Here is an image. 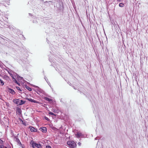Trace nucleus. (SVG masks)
<instances>
[{
    "instance_id": "9d476101",
    "label": "nucleus",
    "mask_w": 148,
    "mask_h": 148,
    "mask_svg": "<svg viewBox=\"0 0 148 148\" xmlns=\"http://www.w3.org/2000/svg\"><path fill=\"white\" fill-rule=\"evenodd\" d=\"M45 99L49 102H51L52 101V100L51 99L47 97H45Z\"/></svg>"
},
{
    "instance_id": "f3484780",
    "label": "nucleus",
    "mask_w": 148,
    "mask_h": 148,
    "mask_svg": "<svg viewBox=\"0 0 148 148\" xmlns=\"http://www.w3.org/2000/svg\"><path fill=\"white\" fill-rule=\"evenodd\" d=\"M45 119L47 121H49V119L47 117H45Z\"/></svg>"
},
{
    "instance_id": "39448f33",
    "label": "nucleus",
    "mask_w": 148,
    "mask_h": 148,
    "mask_svg": "<svg viewBox=\"0 0 148 148\" xmlns=\"http://www.w3.org/2000/svg\"><path fill=\"white\" fill-rule=\"evenodd\" d=\"M82 134L80 132H78L76 134V136L77 137H80L82 136Z\"/></svg>"
},
{
    "instance_id": "dca6fc26",
    "label": "nucleus",
    "mask_w": 148,
    "mask_h": 148,
    "mask_svg": "<svg viewBox=\"0 0 148 148\" xmlns=\"http://www.w3.org/2000/svg\"><path fill=\"white\" fill-rule=\"evenodd\" d=\"M46 148H51V147L49 145H48L46 146Z\"/></svg>"
},
{
    "instance_id": "412c9836",
    "label": "nucleus",
    "mask_w": 148,
    "mask_h": 148,
    "mask_svg": "<svg viewBox=\"0 0 148 148\" xmlns=\"http://www.w3.org/2000/svg\"><path fill=\"white\" fill-rule=\"evenodd\" d=\"M12 77L13 79H14V77H13V76H12Z\"/></svg>"
},
{
    "instance_id": "f257e3e1",
    "label": "nucleus",
    "mask_w": 148,
    "mask_h": 148,
    "mask_svg": "<svg viewBox=\"0 0 148 148\" xmlns=\"http://www.w3.org/2000/svg\"><path fill=\"white\" fill-rule=\"evenodd\" d=\"M13 102L18 105H20L24 104L25 101L22 100H19V99H14Z\"/></svg>"
},
{
    "instance_id": "f03ea898",
    "label": "nucleus",
    "mask_w": 148,
    "mask_h": 148,
    "mask_svg": "<svg viewBox=\"0 0 148 148\" xmlns=\"http://www.w3.org/2000/svg\"><path fill=\"white\" fill-rule=\"evenodd\" d=\"M67 144L71 148H74L76 147V144L74 141H68L67 142Z\"/></svg>"
},
{
    "instance_id": "20e7f679",
    "label": "nucleus",
    "mask_w": 148,
    "mask_h": 148,
    "mask_svg": "<svg viewBox=\"0 0 148 148\" xmlns=\"http://www.w3.org/2000/svg\"><path fill=\"white\" fill-rule=\"evenodd\" d=\"M16 112L18 114H21V109L19 108H17L16 109Z\"/></svg>"
},
{
    "instance_id": "a211bd4d",
    "label": "nucleus",
    "mask_w": 148,
    "mask_h": 148,
    "mask_svg": "<svg viewBox=\"0 0 148 148\" xmlns=\"http://www.w3.org/2000/svg\"><path fill=\"white\" fill-rule=\"evenodd\" d=\"M15 82H16V83L17 84H18V83L17 81L15 79Z\"/></svg>"
},
{
    "instance_id": "0eeeda50",
    "label": "nucleus",
    "mask_w": 148,
    "mask_h": 148,
    "mask_svg": "<svg viewBox=\"0 0 148 148\" xmlns=\"http://www.w3.org/2000/svg\"><path fill=\"white\" fill-rule=\"evenodd\" d=\"M9 91L12 94H14L15 93L14 91L12 89H9Z\"/></svg>"
},
{
    "instance_id": "f8f14e48",
    "label": "nucleus",
    "mask_w": 148,
    "mask_h": 148,
    "mask_svg": "<svg viewBox=\"0 0 148 148\" xmlns=\"http://www.w3.org/2000/svg\"><path fill=\"white\" fill-rule=\"evenodd\" d=\"M4 84V82L2 80L0 79V85H3Z\"/></svg>"
},
{
    "instance_id": "aec40b11",
    "label": "nucleus",
    "mask_w": 148,
    "mask_h": 148,
    "mask_svg": "<svg viewBox=\"0 0 148 148\" xmlns=\"http://www.w3.org/2000/svg\"><path fill=\"white\" fill-rule=\"evenodd\" d=\"M0 148H2V147L1 146H0Z\"/></svg>"
},
{
    "instance_id": "9b49d317",
    "label": "nucleus",
    "mask_w": 148,
    "mask_h": 148,
    "mask_svg": "<svg viewBox=\"0 0 148 148\" xmlns=\"http://www.w3.org/2000/svg\"><path fill=\"white\" fill-rule=\"evenodd\" d=\"M119 5L121 7H123L124 6V5L123 3H119Z\"/></svg>"
},
{
    "instance_id": "4468645a",
    "label": "nucleus",
    "mask_w": 148,
    "mask_h": 148,
    "mask_svg": "<svg viewBox=\"0 0 148 148\" xmlns=\"http://www.w3.org/2000/svg\"><path fill=\"white\" fill-rule=\"evenodd\" d=\"M27 88L29 91H31L32 90L31 88L29 87H27Z\"/></svg>"
},
{
    "instance_id": "2eb2a0df",
    "label": "nucleus",
    "mask_w": 148,
    "mask_h": 148,
    "mask_svg": "<svg viewBox=\"0 0 148 148\" xmlns=\"http://www.w3.org/2000/svg\"><path fill=\"white\" fill-rule=\"evenodd\" d=\"M49 114H51V115H54V116H55V115L53 113H52L51 112H49Z\"/></svg>"
},
{
    "instance_id": "1a4fd4ad",
    "label": "nucleus",
    "mask_w": 148,
    "mask_h": 148,
    "mask_svg": "<svg viewBox=\"0 0 148 148\" xmlns=\"http://www.w3.org/2000/svg\"><path fill=\"white\" fill-rule=\"evenodd\" d=\"M41 131L44 132H46V128L45 127H42L41 128Z\"/></svg>"
},
{
    "instance_id": "7ed1b4c3",
    "label": "nucleus",
    "mask_w": 148,
    "mask_h": 148,
    "mask_svg": "<svg viewBox=\"0 0 148 148\" xmlns=\"http://www.w3.org/2000/svg\"><path fill=\"white\" fill-rule=\"evenodd\" d=\"M32 145L33 148H41V146L40 144L33 142H32Z\"/></svg>"
},
{
    "instance_id": "6ab92c4d",
    "label": "nucleus",
    "mask_w": 148,
    "mask_h": 148,
    "mask_svg": "<svg viewBox=\"0 0 148 148\" xmlns=\"http://www.w3.org/2000/svg\"><path fill=\"white\" fill-rule=\"evenodd\" d=\"M81 143H80V142H79V143H78V144L79 145H81Z\"/></svg>"
},
{
    "instance_id": "6e6552de",
    "label": "nucleus",
    "mask_w": 148,
    "mask_h": 148,
    "mask_svg": "<svg viewBox=\"0 0 148 148\" xmlns=\"http://www.w3.org/2000/svg\"><path fill=\"white\" fill-rule=\"evenodd\" d=\"M27 99L29 101L32 102L37 103L36 101L30 98Z\"/></svg>"
},
{
    "instance_id": "ddd939ff",
    "label": "nucleus",
    "mask_w": 148,
    "mask_h": 148,
    "mask_svg": "<svg viewBox=\"0 0 148 148\" xmlns=\"http://www.w3.org/2000/svg\"><path fill=\"white\" fill-rule=\"evenodd\" d=\"M16 88L17 90H19V93H21V90L20 88L19 87H16Z\"/></svg>"
},
{
    "instance_id": "423d86ee",
    "label": "nucleus",
    "mask_w": 148,
    "mask_h": 148,
    "mask_svg": "<svg viewBox=\"0 0 148 148\" xmlns=\"http://www.w3.org/2000/svg\"><path fill=\"white\" fill-rule=\"evenodd\" d=\"M30 129L31 131L32 132H35L37 130L36 129L32 127H30Z\"/></svg>"
}]
</instances>
